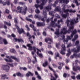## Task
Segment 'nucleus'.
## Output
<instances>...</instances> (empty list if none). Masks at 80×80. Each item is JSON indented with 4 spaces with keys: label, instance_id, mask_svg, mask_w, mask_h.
I'll return each instance as SVG.
<instances>
[{
    "label": "nucleus",
    "instance_id": "59",
    "mask_svg": "<svg viewBox=\"0 0 80 80\" xmlns=\"http://www.w3.org/2000/svg\"><path fill=\"white\" fill-rule=\"evenodd\" d=\"M34 35H35L36 36H37V34L36 33H37V30H36V31H34Z\"/></svg>",
    "mask_w": 80,
    "mask_h": 80
},
{
    "label": "nucleus",
    "instance_id": "11",
    "mask_svg": "<svg viewBox=\"0 0 80 80\" xmlns=\"http://www.w3.org/2000/svg\"><path fill=\"white\" fill-rule=\"evenodd\" d=\"M2 68L4 70H6V71H8L10 68V67L9 66L7 65H2Z\"/></svg>",
    "mask_w": 80,
    "mask_h": 80
},
{
    "label": "nucleus",
    "instance_id": "54",
    "mask_svg": "<svg viewBox=\"0 0 80 80\" xmlns=\"http://www.w3.org/2000/svg\"><path fill=\"white\" fill-rule=\"evenodd\" d=\"M37 78L38 79H39L40 80V79H41V77H40V76H39V75H38Z\"/></svg>",
    "mask_w": 80,
    "mask_h": 80
},
{
    "label": "nucleus",
    "instance_id": "40",
    "mask_svg": "<svg viewBox=\"0 0 80 80\" xmlns=\"http://www.w3.org/2000/svg\"><path fill=\"white\" fill-rule=\"evenodd\" d=\"M29 13H33V10H32V9H30L29 10Z\"/></svg>",
    "mask_w": 80,
    "mask_h": 80
},
{
    "label": "nucleus",
    "instance_id": "21",
    "mask_svg": "<svg viewBox=\"0 0 80 80\" xmlns=\"http://www.w3.org/2000/svg\"><path fill=\"white\" fill-rule=\"evenodd\" d=\"M1 79L2 80H4V79H5V78L7 77V75H1Z\"/></svg>",
    "mask_w": 80,
    "mask_h": 80
},
{
    "label": "nucleus",
    "instance_id": "63",
    "mask_svg": "<svg viewBox=\"0 0 80 80\" xmlns=\"http://www.w3.org/2000/svg\"><path fill=\"white\" fill-rule=\"evenodd\" d=\"M65 68L66 70H69V68L67 66H65Z\"/></svg>",
    "mask_w": 80,
    "mask_h": 80
},
{
    "label": "nucleus",
    "instance_id": "64",
    "mask_svg": "<svg viewBox=\"0 0 80 80\" xmlns=\"http://www.w3.org/2000/svg\"><path fill=\"white\" fill-rule=\"evenodd\" d=\"M58 68L59 70H61L62 69V67L61 66L58 67Z\"/></svg>",
    "mask_w": 80,
    "mask_h": 80
},
{
    "label": "nucleus",
    "instance_id": "57",
    "mask_svg": "<svg viewBox=\"0 0 80 80\" xmlns=\"http://www.w3.org/2000/svg\"><path fill=\"white\" fill-rule=\"evenodd\" d=\"M71 78L72 79H73V80H75V77L74 76H71Z\"/></svg>",
    "mask_w": 80,
    "mask_h": 80
},
{
    "label": "nucleus",
    "instance_id": "34",
    "mask_svg": "<svg viewBox=\"0 0 80 80\" xmlns=\"http://www.w3.org/2000/svg\"><path fill=\"white\" fill-rule=\"evenodd\" d=\"M4 23L6 25H8V26H11V24L10 23H8L5 21L4 22Z\"/></svg>",
    "mask_w": 80,
    "mask_h": 80
},
{
    "label": "nucleus",
    "instance_id": "22",
    "mask_svg": "<svg viewBox=\"0 0 80 80\" xmlns=\"http://www.w3.org/2000/svg\"><path fill=\"white\" fill-rule=\"evenodd\" d=\"M16 75H17V76L21 77H23V74H21V73H20V72L17 73Z\"/></svg>",
    "mask_w": 80,
    "mask_h": 80
},
{
    "label": "nucleus",
    "instance_id": "8",
    "mask_svg": "<svg viewBox=\"0 0 80 80\" xmlns=\"http://www.w3.org/2000/svg\"><path fill=\"white\" fill-rule=\"evenodd\" d=\"M48 68L50 69V70H51V71H52V72H54V75L55 77H55H53V76L51 75V80H56L57 78H58V75H57V74H56V73H55V72L53 70V69L52 68H51L50 66H49Z\"/></svg>",
    "mask_w": 80,
    "mask_h": 80
},
{
    "label": "nucleus",
    "instance_id": "4",
    "mask_svg": "<svg viewBox=\"0 0 80 80\" xmlns=\"http://www.w3.org/2000/svg\"><path fill=\"white\" fill-rule=\"evenodd\" d=\"M79 43H80V42L79 41H76L75 44V45L77 46L76 48L77 49H76V48H74L73 49H72V52H73L78 53V52H79L80 51V46H78L79 45Z\"/></svg>",
    "mask_w": 80,
    "mask_h": 80
},
{
    "label": "nucleus",
    "instance_id": "26",
    "mask_svg": "<svg viewBox=\"0 0 80 80\" xmlns=\"http://www.w3.org/2000/svg\"><path fill=\"white\" fill-rule=\"evenodd\" d=\"M34 18H39V19H40V16L38 15H35L34 16Z\"/></svg>",
    "mask_w": 80,
    "mask_h": 80
},
{
    "label": "nucleus",
    "instance_id": "24",
    "mask_svg": "<svg viewBox=\"0 0 80 80\" xmlns=\"http://www.w3.org/2000/svg\"><path fill=\"white\" fill-rule=\"evenodd\" d=\"M37 55H38L39 57H40L41 58H42V57H43V55H42V53L39 54V53L38 52V51L37 52Z\"/></svg>",
    "mask_w": 80,
    "mask_h": 80
},
{
    "label": "nucleus",
    "instance_id": "37",
    "mask_svg": "<svg viewBox=\"0 0 80 80\" xmlns=\"http://www.w3.org/2000/svg\"><path fill=\"white\" fill-rule=\"evenodd\" d=\"M49 15H51V16H54V14H53V13L52 12H50L49 13Z\"/></svg>",
    "mask_w": 80,
    "mask_h": 80
},
{
    "label": "nucleus",
    "instance_id": "13",
    "mask_svg": "<svg viewBox=\"0 0 80 80\" xmlns=\"http://www.w3.org/2000/svg\"><path fill=\"white\" fill-rule=\"evenodd\" d=\"M6 58H9V60L7 59H4L6 61V62H13V60L11 59V56L10 57H9L8 56H6Z\"/></svg>",
    "mask_w": 80,
    "mask_h": 80
},
{
    "label": "nucleus",
    "instance_id": "2",
    "mask_svg": "<svg viewBox=\"0 0 80 80\" xmlns=\"http://www.w3.org/2000/svg\"><path fill=\"white\" fill-rule=\"evenodd\" d=\"M47 2V0H41L40 1L39 0H37L36 3L37 4H40V5L36 4L35 7L36 8H38L39 7L40 10H42L43 8V6L45 5Z\"/></svg>",
    "mask_w": 80,
    "mask_h": 80
},
{
    "label": "nucleus",
    "instance_id": "32",
    "mask_svg": "<svg viewBox=\"0 0 80 80\" xmlns=\"http://www.w3.org/2000/svg\"><path fill=\"white\" fill-rule=\"evenodd\" d=\"M2 40L3 41L5 45H6V44H7V43H8L7 41V40H6V39H3Z\"/></svg>",
    "mask_w": 80,
    "mask_h": 80
},
{
    "label": "nucleus",
    "instance_id": "33",
    "mask_svg": "<svg viewBox=\"0 0 80 80\" xmlns=\"http://www.w3.org/2000/svg\"><path fill=\"white\" fill-rule=\"evenodd\" d=\"M48 64V63L47 62H45L44 63H43L42 64V65L44 67H46L47 65Z\"/></svg>",
    "mask_w": 80,
    "mask_h": 80
},
{
    "label": "nucleus",
    "instance_id": "18",
    "mask_svg": "<svg viewBox=\"0 0 80 80\" xmlns=\"http://www.w3.org/2000/svg\"><path fill=\"white\" fill-rule=\"evenodd\" d=\"M2 4H3V5H5L6 4H7V5H9L10 2L8 1H6V2H2Z\"/></svg>",
    "mask_w": 80,
    "mask_h": 80
},
{
    "label": "nucleus",
    "instance_id": "1",
    "mask_svg": "<svg viewBox=\"0 0 80 80\" xmlns=\"http://www.w3.org/2000/svg\"><path fill=\"white\" fill-rule=\"evenodd\" d=\"M73 27H70L68 31L67 30L66 28H63L62 29H61L60 33H59V29H56V31L55 32V35H57L58 37H59L60 36L62 37V39L61 40H64L63 42H67L68 40H71L74 34L77 33V30L75 29L73 31Z\"/></svg>",
    "mask_w": 80,
    "mask_h": 80
},
{
    "label": "nucleus",
    "instance_id": "28",
    "mask_svg": "<svg viewBox=\"0 0 80 80\" xmlns=\"http://www.w3.org/2000/svg\"><path fill=\"white\" fill-rule=\"evenodd\" d=\"M27 36H29V40H30V39H31V38H32V36H31V35H30V34L28 32L27 33Z\"/></svg>",
    "mask_w": 80,
    "mask_h": 80
},
{
    "label": "nucleus",
    "instance_id": "62",
    "mask_svg": "<svg viewBox=\"0 0 80 80\" xmlns=\"http://www.w3.org/2000/svg\"><path fill=\"white\" fill-rule=\"evenodd\" d=\"M62 0H58V2H59L60 3H62Z\"/></svg>",
    "mask_w": 80,
    "mask_h": 80
},
{
    "label": "nucleus",
    "instance_id": "53",
    "mask_svg": "<svg viewBox=\"0 0 80 80\" xmlns=\"http://www.w3.org/2000/svg\"><path fill=\"white\" fill-rule=\"evenodd\" d=\"M5 12L6 13H9V10H8V9H6L5 10Z\"/></svg>",
    "mask_w": 80,
    "mask_h": 80
},
{
    "label": "nucleus",
    "instance_id": "20",
    "mask_svg": "<svg viewBox=\"0 0 80 80\" xmlns=\"http://www.w3.org/2000/svg\"><path fill=\"white\" fill-rule=\"evenodd\" d=\"M48 41H50V42H52V39L49 38L45 39V42H48Z\"/></svg>",
    "mask_w": 80,
    "mask_h": 80
},
{
    "label": "nucleus",
    "instance_id": "10",
    "mask_svg": "<svg viewBox=\"0 0 80 80\" xmlns=\"http://www.w3.org/2000/svg\"><path fill=\"white\" fill-rule=\"evenodd\" d=\"M65 50H66V49H65V45L62 44V45L61 50L60 52V53L62 55H65V52H64V51H65Z\"/></svg>",
    "mask_w": 80,
    "mask_h": 80
},
{
    "label": "nucleus",
    "instance_id": "38",
    "mask_svg": "<svg viewBox=\"0 0 80 80\" xmlns=\"http://www.w3.org/2000/svg\"><path fill=\"white\" fill-rule=\"evenodd\" d=\"M35 12L36 13H39L40 12V10L38 9H37L35 10Z\"/></svg>",
    "mask_w": 80,
    "mask_h": 80
},
{
    "label": "nucleus",
    "instance_id": "30",
    "mask_svg": "<svg viewBox=\"0 0 80 80\" xmlns=\"http://www.w3.org/2000/svg\"><path fill=\"white\" fill-rule=\"evenodd\" d=\"M33 58L35 59V61H33L32 63H33L34 64V63H35V62H37V58H36V57H35V56H33Z\"/></svg>",
    "mask_w": 80,
    "mask_h": 80
},
{
    "label": "nucleus",
    "instance_id": "51",
    "mask_svg": "<svg viewBox=\"0 0 80 80\" xmlns=\"http://www.w3.org/2000/svg\"><path fill=\"white\" fill-rule=\"evenodd\" d=\"M56 56L57 57H59V54L58 52H56L55 53Z\"/></svg>",
    "mask_w": 80,
    "mask_h": 80
},
{
    "label": "nucleus",
    "instance_id": "19",
    "mask_svg": "<svg viewBox=\"0 0 80 80\" xmlns=\"http://www.w3.org/2000/svg\"><path fill=\"white\" fill-rule=\"evenodd\" d=\"M30 27H31V28H32L34 31H36V28H35V26H34V25H33V24H30Z\"/></svg>",
    "mask_w": 80,
    "mask_h": 80
},
{
    "label": "nucleus",
    "instance_id": "5",
    "mask_svg": "<svg viewBox=\"0 0 80 80\" xmlns=\"http://www.w3.org/2000/svg\"><path fill=\"white\" fill-rule=\"evenodd\" d=\"M23 8L22 7H18L17 8V10H16L15 9H14L12 10L13 12H16L18 13H22V15H25L26 12L27 11H24V10H23V11L22 12H21L22 10V9Z\"/></svg>",
    "mask_w": 80,
    "mask_h": 80
},
{
    "label": "nucleus",
    "instance_id": "58",
    "mask_svg": "<svg viewBox=\"0 0 80 80\" xmlns=\"http://www.w3.org/2000/svg\"><path fill=\"white\" fill-rule=\"evenodd\" d=\"M77 38H78V35H75L74 36V38L75 39H77Z\"/></svg>",
    "mask_w": 80,
    "mask_h": 80
},
{
    "label": "nucleus",
    "instance_id": "55",
    "mask_svg": "<svg viewBox=\"0 0 80 80\" xmlns=\"http://www.w3.org/2000/svg\"><path fill=\"white\" fill-rule=\"evenodd\" d=\"M49 54H51V55H53V52L51 51H49L48 52Z\"/></svg>",
    "mask_w": 80,
    "mask_h": 80
},
{
    "label": "nucleus",
    "instance_id": "31",
    "mask_svg": "<svg viewBox=\"0 0 80 80\" xmlns=\"http://www.w3.org/2000/svg\"><path fill=\"white\" fill-rule=\"evenodd\" d=\"M55 11H60V9L59 7H56L55 9Z\"/></svg>",
    "mask_w": 80,
    "mask_h": 80
},
{
    "label": "nucleus",
    "instance_id": "9",
    "mask_svg": "<svg viewBox=\"0 0 80 80\" xmlns=\"http://www.w3.org/2000/svg\"><path fill=\"white\" fill-rule=\"evenodd\" d=\"M15 26L16 28L18 30V33H19V34H21L22 33H25V31H24L23 29L22 28L21 29L19 27H18V26L17 24L15 25Z\"/></svg>",
    "mask_w": 80,
    "mask_h": 80
},
{
    "label": "nucleus",
    "instance_id": "44",
    "mask_svg": "<svg viewBox=\"0 0 80 80\" xmlns=\"http://www.w3.org/2000/svg\"><path fill=\"white\" fill-rule=\"evenodd\" d=\"M26 20H27L28 21H29V22H32V20L31 19H29L28 18L26 17Z\"/></svg>",
    "mask_w": 80,
    "mask_h": 80
},
{
    "label": "nucleus",
    "instance_id": "48",
    "mask_svg": "<svg viewBox=\"0 0 80 80\" xmlns=\"http://www.w3.org/2000/svg\"><path fill=\"white\" fill-rule=\"evenodd\" d=\"M63 22V20L62 19H61L60 20H58V24H59V23H60V22Z\"/></svg>",
    "mask_w": 80,
    "mask_h": 80
},
{
    "label": "nucleus",
    "instance_id": "6",
    "mask_svg": "<svg viewBox=\"0 0 80 80\" xmlns=\"http://www.w3.org/2000/svg\"><path fill=\"white\" fill-rule=\"evenodd\" d=\"M27 46L28 47L29 50H32V49L33 50L34 52L33 51L32 52V55H33V56H34V57H36V54H35V53L36 52V48L35 47H34L32 48V46H31V44H27Z\"/></svg>",
    "mask_w": 80,
    "mask_h": 80
},
{
    "label": "nucleus",
    "instance_id": "60",
    "mask_svg": "<svg viewBox=\"0 0 80 80\" xmlns=\"http://www.w3.org/2000/svg\"><path fill=\"white\" fill-rule=\"evenodd\" d=\"M11 36L12 37H13V38L15 37V35H14L13 34H12L11 35Z\"/></svg>",
    "mask_w": 80,
    "mask_h": 80
},
{
    "label": "nucleus",
    "instance_id": "39",
    "mask_svg": "<svg viewBox=\"0 0 80 80\" xmlns=\"http://www.w3.org/2000/svg\"><path fill=\"white\" fill-rule=\"evenodd\" d=\"M58 63L59 65H60V66H61V65H62V66H63V63H62L60 62H58Z\"/></svg>",
    "mask_w": 80,
    "mask_h": 80
},
{
    "label": "nucleus",
    "instance_id": "29",
    "mask_svg": "<svg viewBox=\"0 0 80 80\" xmlns=\"http://www.w3.org/2000/svg\"><path fill=\"white\" fill-rule=\"evenodd\" d=\"M73 3H76V5H77V6H78V2L77 0H74L73 1Z\"/></svg>",
    "mask_w": 80,
    "mask_h": 80
},
{
    "label": "nucleus",
    "instance_id": "52",
    "mask_svg": "<svg viewBox=\"0 0 80 80\" xmlns=\"http://www.w3.org/2000/svg\"><path fill=\"white\" fill-rule=\"evenodd\" d=\"M67 74L65 73H64L63 75V76L65 78H66V77H67Z\"/></svg>",
    "mask_w": 80,
    "mask_h": 80
},
{
    "label": "nucleus",
    "instance_id": "14",
    "mask_svg": "<svg viewBox=\"0 0 80 80\" xmlns=\"http://www.w3.org/2000/svg\"><path fill=\"white\" fill-rule=\"evenodd\" d=\"M37 26H44L45 23L44 22H38L37 23Z\"/></svg>",
    "mask_w": 80,
    "mask_h": 80
},
{
    "label": "nucleus",
    "instance_id": "49",
    "mask_svg": "<svg viewBox=\"0 0 80 80\" xmlns=\"http://www.w3.org/2000/svg\"><path fill=\"white\" fill-rule=\"evenodd\" d=\"M14 22L15 23H17L18 22H17V19L16 18H14Z\"/></svg>",
    "mask_w": 80,
    "mask_h": 80
},
{
    "label": "nucleus",
    "instance_id": "12",
    "mask_svg": "<svg viewBox=\"0 0 80 80\" xmlns=\"http://www.w3.org/2000/svg\"><path fill=\"white\" fill-rule=\"evenodd\" d=\"M15 42H21L22 43H23L24 42L23 40L22 39H17L16 38H14L13 41Z\"/></svg>",
    "mask_w": 80,
    "mask_h": 80
},
{
    "label": "nucleus",
    "instance_id": "43",
    "mask_svg": "<svg viewBox=\"0 0 80 80\" xmlns=\"http://www.w3.org/2000/svg\"><path fill=\"white\" fill-rule=\"evenodd\" d=\"M20 69H22V70H27V68H20Z\"/></svg>",
    "mask_w": 80,
    "mask_h": 80
},
{
    "label": "nucleus",
    "instance_id": "15",
    "mask_svg": "<svg viewBox=\"0 0 80 80\" xmlns=\"http://www.w3.org/2000/svg\"><path fill=\"white\" fill-rule=\"evenodd\" d=\"M11 58H12V59L14 60L17 61V62H19V59L16 58L15 56H11Z\"/></svg>",
    "mask_w": 80,
    "mask_h": 80
},
{
    "label": "nucleus",
    "instance_id": "42",
    "mask_svg": "<svg viewBox=\"0 0 80 80\" xmlns=\"http://www.w3.org/2000/svg\"><path fill=\"white\" fill-rule=\"evenodd\" d=\"M36 49L38 50V51H39V52H41V51H43L44 50L43 49V48H42L40 50L38 49V48H37Z\"/></svg>",
    "mask_w": 80,
    "mask_h": 80
},
{
    "label": "nucleus",
    "instance_id": "23",
    "mask_svg": "<svg viewBox=\"0 0 80 80\" xmlns=\"http://www.w3.org/2000/svg\"><path fill=\"white\" fill-rule=\"evenodd\" d=\"M63 3H65L66 4H67L69 2V1L68 0H62Z\"/></svg>",
    "mask_w": 80,
    "mask_h": 80
},
{
    "label": "nucleus",
    "instance_id": "3",
    "mask_svg": "<svg viewBox=\"0 0 80 80\" xmlns=\"http://www.w3.org/2000/svg\"><path fill=\"white\" fill-rule=\"evenodd\" d=\"M62 11L64 13H66V14H62V16L63 18H66L67 15H68V12L70 13H75L76 12V11L75 10H73L72 9H67L65 10V6L64 5V6H63V8H62Z\"/></svg>",
    "mask_w": 80,
    "mask_h": 80
},
{
    "label": "nucleus",
    "instance_id": "7",
    "mask_svg": "<svg viewBox=\"0 0 80 80\" xmlns=\"http://www.w3.org/2000/svg\"><path fill=\"white\" fill-rule=\"evenodd\" d=\"M57 20V18H55L54 19V21H51L50 26L49 27H48V28H50V27H58V28H60V25H57V24L55 23V22Z\"/></svg>",
    "mask_w": 80,
    "mask_h": 80
},
{
    "label": "nucleus",
    "instance_id": "50",
    "mask_svg": "<svg viewBox=\"0 0 80 80\" xmlns=\"http://www.w3.org/2000/svg\"><path fill=\"white\" fill-rule=\"evenodd\" d=\"M19 3L20 5H23L25 4V2H19Z\"/></svg>",
    "mask_w": 80,
    "mask_h": 80
},
{
    "label": "nucleus",
    "instance_id": "41",
    "mask_svg": "<svg viewBox=\"0 0 80 80\" xmlns=\"http://www.w3.org/2000/svg\"><path fill=\"white\" fill-rule=\"evenodd\" d=\"M24 10L27 11V7L26 6H24Z\"/></svg>",
    "mask_w": 80,
    "mask_h": 80
},
{
    "label": "nucleus",
    "instance_id": "56",
    "mask_svg": "<svg viewBox=\"0 0 80 80\" xmlns=\"http://www.w3.org/2000/svg\"><path fill=\"white\" fill-rule=\"evenodd\" d=\"M14 4H17V0H14Z\"/></svg>",
    "mask_w": 80,
    "mask_h": 80
},
{
    "label": "nucleus",
    "instance_id": "27",
    "mask_svg": "<svg viewBox=\"0 0 80 80\" xmlns=\"http://www.w3.org/2000/svg\"><path fill=\"white\" fill-rule=\"evenodd\" d=\"M43 14L44 15L46 16L47 15V12L46 11V10L45 9H44L43 10Z\"/></svg>",
    "mask_w": 80,
    "mask_h": 80
},
{
    "label": "nucleus",
    "instance_id": "36",
    "mask_svg": "<svg viewBox=\"0 0 80 80\" xmlns=\"http://www.w3.org/2000/svg\"><path fill=\"white\" fill-rule=\"evenodd\" d=\"M11 52L12 53H15V50L13 49H12L10 50Z\"/></svg>",
    "mask_w": 80,
    "mask_h": 80
},
{
    "label": "nucleus",
    "instance_id": "61",
    "mask_svg": "<svg viewBox=\"0 0 80 80\" xmlns=\"http://www.w3.org/2000/svg\"><path fill=\"white\" fill-rule=\"evenodd\" d=\"M71 53H69L68 52V53L67 54L66 56H67V57H69L70 55V54Z\"/></svg>",
    "mask_w": 80,
    "mask_h": 80
},
{
    "label": "nucleus",
    "instance_id": "16",
    "mask_svg": "<svg viewBox=\"0 0 80 80\" xmlns=\"http://www.w3.org/2000/svg\"><path fill=\"white\" fill-rule=\"evenodd\" d=\"M30 75L31 76H33V74L31 73V72H28V73L26 74V76L27 77H28L30 76Z\"/></svg>",
    "mask_w": 80,
    "mask_h": 80
},
{
    "label": "nucleus",
    "instance_id": "25",
    "mask_svg": "<svg viewBox=\"0 0 80 80\" xmlns=\"http://www.w3.org/2000/svg\"><path fill=\"white\" fill-rule=\"evenodd\" d=\"M79 69H80V67L78 66L76 68H75L74 67H73V70L74 71H77V70H79Z\"/></svg>",
    "mask_w": 80,
    "mask_h": 80
},
{
    "label": "nucleus",
    "instance_id": "17",
    "mask_svg": "<svg viewBox=\"0 0 80 80\" xmlns=\"http://www.w3.org/2000/svg\"><path fill=\"white\" fill-rule=\"evenodd\" d=\"M45 8L47 10L49 11V10H51V9H52V8H51V5H49L48 6L45 7Z\"/></svg>",
    "mask_w": 80,
    "mask_h": 80
},
{
    "label": "nucleus",
    "instance_id": "35",
    "mask_svg": "<svg viewBox=\"0 0 80 80\" xmlns=\"http://www.w3.org/2000/svg\"><path fill=\"white\" fill-rule=\"evenodd\" d=\"M70 22V20H69L68 19L67 20H66V23L67 24V26L68 27L69 26V22Z\"/></svg>",
    "mask_w": 80,
    "mask_h": 80
},
{
    "label": "nucleus",
    "instance_id": "46",
    "mask_svg": "<svg viewBox=\"0 0 80 80\" xmlns=\"http://www.w3.org/2000/svg\"><path fill=\"white\" fill-rule=\"evenodd\" d=\"M26 28H27V30H28V31H30V28L28 27V26L27 25H26Z\"/></svg>",
    "mask_w": 80,
    "mask_h": 80
},
{
    "label": "nucleus",
    "instance_id": "45",
    "mask_svg": "<svg viewBox=\"0 0 80 80\" xmlns=\"http://www.w3.org/2000/svg\"><path fill=\"white\" fill-rule=\"evenodd\" d=\"M76 78L77 79V80H80V75H78L76 77Z\"/></svg>",
    "mask_w": 80,
    "mask_h": 80
},
{
    "label": "nucleus",
    "instance_id": "47",
    "mask_svg": "<svg viewBox=\"0 0 80 80\" xmlns=\"http://www.w3.org/2000/svg\"><path fill=\"white\" fill-rule=\"evenodd\" d=\"M56 46L57 48H58V47H59V46H60V43H58V44H56Z\"/></svg>",
    "mask_w": 80,
    "mask_h": 80
}]
</instances>
